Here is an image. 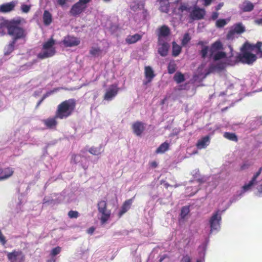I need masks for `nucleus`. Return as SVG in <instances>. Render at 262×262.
<instances>
[{
  "mask_svg": "<svg viewBox=\"0 0 262 262\" xmlns=\"http://www.w3.org/2000/svg\"><path fill=\"white\" fill-rule=\"evenodd\" d=\"M173 79L177 83H182L185 80L184 75L180 72H178L176 73L173 77Z\"/></svg>",
  "mask_w": 262,
  "mask_h": 262,
  "instance_id": "obj_34",
  "label": "nucleus"
},
{
  "mask_svg": "<svg viewBox=\"0 0 262 262\" xmlns=\"http://www.w3.org/2000/svg\"><path fill=\"white\" fill-rule=\"evenodd\" d=\"M92 0H79L78 2L82 6H86V4L90 3Z\"/></svg>",
  "mask_w": 262,
  "mask_h": 262,
  "instance_id": "obj_51",
  "label": "nucleus"
},
{
  "mask_svg": "<svg viewBox=\"0 0 262 262\" xmlns=\"http://www.w3.org/2000/svg\"><path fill=\"white\" fill-rule=\"evenodd\" d=\"M167 257V255H163L162 256H161L159 260V262H162L166 257Z\"/></svg>",
  "mask_w": 262,
  "mask_h": 262,
  "instance_id": "obj_58",
  "label": "nucleus"
},
{
  "mask_svg": "<svg viewBox=\"0 0 262 262\" xmlns=\"http://www.w3.org/2000/svg\"><path fill=\"white\" fill-rule=\"evenodd\" d=\"M15 6V2L4 4L0 6V12L4 13L10 12L14 9Z\"/></svg>",
  "mask_w": 262,
  "mask_h": 262,
  "instance_id": "obj_17",
  "label": "nucleus"
},
{
  "mask_svg": "<svg viewBox=\"0 0 262 262\" xmlns=\"http://www.w3.org/2000/svg\"><path fill=\"white\" fill-rule=\"evenodd\" d=\"M7 258L10 262H23L25 256L21 251L14 250L7 254Z\"/></svg>",
  "mask_w": 262,
  "mask_h": 262,
  "instance_id": "obj_9",
  "label": "nucleus"
},
{
  "mask_svg": "<svg viewBox=\"0 0 262 262\" xmlns=\"http://www.w3.org/2000/svg\"><path fill=\"white\" fill-rule=\"evenodd\" d=\"M55 45V40L53 37L44 42L42 46L43 51L37 55V58L39 59H43L53 56L56 53V50L54 47Z\"/></svg>",
  "mask_w": 262,
  "mask_h": 262,
  "instance_id": "obj_4",
  "label": "nucleus"
},
{
  "mask_svg": "<svg viewBox=\"0 0 262 262\" xmlns=\"http://www.w3.org/2000/svg\"><path fill=\"white\" fill-rule=\"evenodd\" d=\"M221 214L220 210L213 213L209 220L210 233L213 231H217L220 229Z\"/></svg>",
  "mask_w": 262,
  "mask_h": 262,
  "instance_id": "obj_6",
  "label": "nucleus"
},
{
  "mask_svg": "<svg viewBox=\"0 0 262 262\" xmlns=\"http://www.w3.org/2000/svg\"><path fill=\"white\" fill-rule=\"evenodd\" d=\"M43 24L46 26H49L53 21V17L51 13L48 10H45L42 16Z\"/></svg>",
  "mask_w": 262,
  "mask_h": 262,
  "instance_id": "obj_25",
  "label": "nucleus"
},
{
  "mask_svg": "<svg viewBox=\"0 0 262 262\" xmlns=\"http://www.w3.org/2000/svg\"><path fill=\"white\" fill-rule=\"evenodd\" d=\"M224 137L232 141L237 142L238 138L236 134L233 133L225 132L223 135Z\"/></svg>",
  "mask_w": 262,
  "mask_h": 262,
  "instance_id": "obj_32",
  "label": "nucleus"
},
{
  "mask_svg": "<svg viewBox=\"0 0 262 262\" xmlns=\"http://www.w3.org/2000/svg\"><path fill=\"white\" fill-rule=\"evenodd\" d=\"M227 24V21L225 19H219L215 23V26L217 28H221Z\"/></svg>",
  "mask_w": 262,
  "mask_h": 262,
  "instance_id": "obj_39",
  "label": "nucleus"
},
{
  "mask_svg": "<svg viewBox=\"0 0 262 262\" xmlns=\"http://www.w3.org/2000/svg\"><path fill=\"white\" fill-rule=\"evenodd\" d=\"M68 216L71 219H76L79 216V213L77 211L70 210L68 212Z\"/></svg>",
  "mask_w": 262,
  "mask_h": 262,
  "instance_id": "obj_43",
  "label": "nucleus"
},
{
  "mask_svg": "<svg viewBox=\"0 0 262 262\" xmlns=\"http://www.w3.org/2000/svg\"><path fill=\"white\" fill-rule=\"evenodd\" d=\"M254 5L250 1H245L243 2L241 8L243 12H251L254 9Z\"/></svg>",
  "mask_w": 262,
  "mask_h": 262,
  "instance_id": "obj_26",
  "label": "nucleus"
},
{
  "mask_svg": "<svg viewBox=\"0 0 262 262\" xmlns=\"http://www.w3.org/2000/svg\"><path fill=\"white\" fill-rule=\"evenodd\" d=\"M58 117H56V114L53 117H49L43 120L44 124L46 126L50 129H55L58 124L57 119Z\"/></svg>",
  "mask_w": 262,
  "mask_h": 262,
  "instance_id": "obj_16",
  "label": "nucleus"
},
{
  "mask_svg": "<svg viewBox=\"0 0 262 262\" xmlns=\"http://www.w3.org/2000/svg\"><path fill=\"white\" fill-rule=\"evenodd\" d=\"M170 31L169 28L166 25H163L158 29V42H161L160 38L165 37L169 35Z\"/></svg>",
  "mask_w": 262,
  "mask_h": 262,
  "instance_id": "obj_21",
  "label": "nucleus"
},
{
  "mask_svg": "<svg viewBox=\"0 0 262 262\" xmlns=\"http://www.w3.org/2000/svg\"><path fill=\"white\" fill-rule=\"evenodd\" d=\"M169 147V145L167 142H164L161 144L159 147L156 149V154H163L167 151Z\"/></svg>",
  "mask_w": 262,
  "mask_h": 262,
  "instance_id": "obj_29",
  "label": "nucleus"
},
{
  "mask_svg": "<svg viewBox=\"0 0 262 262\" xmlns=\"http://www.w3.org/2000/svg\"><path fill=\"white\" fill-rule=\"evenodd\" d=\"M205 15L206 11L204 9L195 6L190 12L189 16L192 20H201L204 18Z\"/></svg>",
  "mask_w": 262,
  "mask_h": 262,
  "instance_id": "obj_8",
  "label": "nucleus"
},
{
  "mask_svg": "<svg viewBox=\"0 0 262 262\" xmlns=\"http://www.w3.org/2000/svg\"><path fill=\"white\" fill-rule=\"evenodd\" d=\"M76 157H77V156L76 155H74L72 156V160H74L75 163H76V162L75 161V159H76Z\"/></svg>",
  "mask_w": 262,
  "mask_h": 262,
  "instance_id": "obj_63",
  "label": "nucleus"
},
{
  "mask_svg": "<svg viewBox=\"0 0 262 262\" xmlns=\"http://www.w3.org/2000/svg\"><path fill=\"white\" fill-rule=\"evenodd\" d=\"M164 185L166 188H168L169 186H170V185L167 182L165 183Z\"/></svg>",
  "mask_w": 262,
  "mask_h": 262,
  "instance_id": "obj_62",
  "label": "nucleus"
},
{
  "mask_svg": "<svg viewBox=\"0 0 262 262\" xmlns=\"http://www.w3.org/2000/svg\"><path fill=\"white\" fill-rule=\"evenodd\" d=\"M21 9L23 12L27 13L29 11L30 7L27 5H23L21 7Z\"/></svg>",
  "mask_w": 262,
  "mask_h": 262,
  "instance_id": "obj_49",
  "label": "nucleus"
},
{
  "mask_svg": "<svg viewBox=\"0 0 262 262\" xmlns=\"http://www.w3.org/2000/svg\"><path fill=\"white\" fill-rule=\"evenodd\" d=\"M61 247H59V246H57L54 248H53L51 251V253H50V254L51 256H56V255L58 254L59 253H60V252H61Z\"/></svg>",
  "mask_w": 262,
  "mask_h": 262,
  "instance_id": "obj_42",
  "label": "nucleus"
},
{
  "mask_svg": "<svg viewBox=\"0 0 262 262\" xmlns=\"http://www.w3.org/2000/svg\"><path fill=\"white\" fill-rule=\"evenodd\" d=\"M226 53L222 51H218L215 52L212 56L213 59L214 61H217L221 59H223L226 57Z\"/></svg>",
  "mask_w": 262,
  "mask_h": 262,
  "instance_id": "obj_33",
  "label": "nucleus"
},
{
  "mask_svg": "<svg viewBox=\"0 0 262 262\" xmlns=\"http://www.w3.org/2000/svg\"><path fill=\"white\" fill-rule=\"evenodd\" d=\"M133 202V199H130L126 201H125L120 210V211L118 213V216L119 217H121L123 214H124L125 213H126L130 208V206L132 205V203Z\"/></svg>",
  "mask_w": 262,
  "mask_h": 262,
  "instance_id": "obj_22",
  "label": "nucleus"
},
{
  "mask_svg": "<svg viewBox=\"0 0 262 262\" xmlns=\"http://www.w3.org/2000/svg\"><path fill=\"white\" fill-rule=\"evenodd\" d=\"M142 35L136 33L133 35H128L125 39V41L128 44H133L141 39Z\"/></svg>",
  "mask_w": 262,
  "mask_h": 262,
  "instance_id": "obj_24",
  "label": "nucleus"
},
{
  "mask_svg": "<svg viewBox=\"0 0 262 262\" xmlns=\"http://www.w3.org/2000/svg\"><path fill=\"white\" fill-rule=\"evenodd\" d=\"M150 165L152 167L155 168V167H156L157 166V162L156 161H154V162H152L151 163Z\"/></svg>",
  "mask_w": 262,
  "mask_h": 262,
  "instance_id": "obj_59",
  "label": "nucleus"
},
{
  "mask_svg": "<svg viewBox=\"0 0 262 262\" xmlns=\"http://www.w3.org/2000/svg\"><path fill=\"white\" fill-rule=\"evenodd\" d=\"M190 37L189 36V34L188 33H185L183 36L182 41V46H184L186 45L188 42L190 40Z\"/></svg>",
  "mask_w": 262,
  "mask_h": 262,
  "instance_id": "obj_41",
  "label": "nucleus"
},
{
  "mask_svg": "<svg viewBox=\"0 0 262 262\" xmlns=\"http://www.w3.org/2000/svg\"><path fill=\"white\" fill-rule=\"evenodd\" d=\"M102 151L101 145L98 147L93 146L89 149V152L95 156L100 155Z\"/></svg>",
  "mask_w": 262,
  "mask_h": 262,
  "instance_id": "obj_31",
  "label": "nucleus"
},
{
  "mask_svg": "<svg viewBox=\"0 0 262 262\" xmlns=\"http://www.w3.org/2000/svg\"><path fill=\"white\" fill-rule=\"evenodd\" d=\"M224 3H219L217 6L216 7V10L219 11L221 9V8L223 6Z\"/></svg>",
  "mask_w": 262,
  "mask_h": 262,
  "instance_id": "obj_55",
  "label": "nucleus"
},
{
  "mask_svg": "<svg viewBox=\"0 0 262 262\" xmlns=\"http://www.w3.org/2000/svg\"><path fill=\"white\" fill-rule=\"evenodd\" d=\"M62 42L66 47H72L79 45L80 41L76 37L68 35L64 37Z\"/></svg>",
  "mask_w": 262,
  "mask_h": 262,
  "instance_id": "obj_10",
  "label": "nucleus"
},
{
  "mask_svg": "<svg viewBox=\"0 0 262 262\" xmlns=\"http://www.w3.org/2000/svg\"><path fill=\"white\" fill-rule=\"evenodd\" d=\"M102 50L99 47H92L90 50V54L93 56H98L101 53Z\"/></svg>",
  "mask_w": 262,
  "mask_h": 262,
  "instance_id": "obj_36",
  "label": "nucleus"
},
{
  "mask_svg": "<svg viewBox=\"0 0 262 262\" xmlns=\"http://www.w3.org/2000/svg\"><path fill=\"white\" fill-rule=\"evenodd\" d=\"M179 10L181 12L186 11L190 12L191 10V7L186 4H183L180 5Z\"/></svg>",
  "mask_w": 262,
  "mask_h": 262,
  "instance_id": "obj_40",
  "label": "nucleus"
},
{
  "mask_svg": "<svg viewBox=\"0 0 262 262\" xmlns=\"http://www.w3.org/2000/svg\"><path fill=\"white\" fill-rule=\"evenodd\" d=\"M67 0H58V3L61 5L63 6L66 3Z\"/></svg>",
  "mask_w": 262,
  "mask_h": 262,
  "instance_id": "obj_56",
  "label": "nucleus"
},
{
  "mask_svg": "<svg viewBox=\"0 0 262 262\" xmlns=\"http://www.w3.org/2000/svg\"><path fill=\"white\" fill-rule=\"evenodd\" d=\"M177 69V64L174 60H170L168 64L167 71L170 74L174 73Z\"/></svg>",
  "mask_w": 262,
  "mask_h": 262,
  "instance_id": "obj_30",
  "label": "nucleus"
},
{
  "mask_svg": "<svg viewBox=\"0 0 262 262\" xmlns=\"http://www.w3.org/2000/svg\"><path fill=\"white\" fill-rule=\"evenodd\" d=\"M21 21L20 18L13 19L8 30V34L13 37L12 40H15L16 41L18 39L25 38L26 36L25 31L19 27Z\"/></svg>",
  "mask_w": 262,
  "mask_h": 262,
  "instance_id": "obj_3",
  "label": "nucleus"
},
{
  "mask_svg": "<svg viewBox=\"0 0 262 262\" xmlns=\"http://www.w3.org/2000/svg\"><path fill=\"white\" fill-rule=\"evenodd\" d=\"M133 132L137 136H141L145 130L144 123L140 121L134 122L132 126Z\"/></svg>",
  "mask_w": 262,
  "mask_h": 262,
  "instance_id": "obj_14",
  "label": "nucleus"
},
{
  "mask_svg": "<svg viewBox=\"0 0 262 262\" xmlns=\"http://www.w3.org/2000/svg\"><path fill=\"white\" fill-rule=\"evenodd\" d=\"M118 88L117 86L112 85L109 89L106 91L104 96V99L106 100H111L118 93Z\"/></svg>",
  "mask_w": 262,
  "mask_h": 262,
  "instance_id": "obj_15",
  "label": "nucleus"
},
{
  "mask_svg": "<svg viewBox=\"0 0 262 262\" xmlns=\"http://www.w3.org/2000/svg\"><path fill=\"white\" fill-rule=\"evenodd\" d=\"M181 51V47L178 45L176 42H172V55L174 57H177L180 54Z\"/></svg>",
  "mask_w": 262,
  "mask_h": 262,
  "instance_id": "obj_28",
  "label": "nucleus"
},
{
  "mask_svg": "<svg viewBox=\"0 0 262 262\" xmlns=\"http://www.w3.org/2000/svg\"><path fill=\"white\" fill-rule=\"evenodd\" d=\"M210 143V137L209 136H206L199 140L196 144L198 149H202L205 148Z\"/></svg>",
  "mask_w": 262,
  "mask_h": 262,
  "instance_id": "obj_19",
  "label": "nucleus"
},
{
  "mask_svg": "<svg viewBox=\"0 0 262 262\" xmlns=\"http://www.w3.org/2000/svg\"><path fill=\"white\" fill-rule=\"evenodd\" d=\"M159 44L160 46L158 50L159 54L162 56H166L168 54L169 45L166 42L163 43L159 42Z\"/></svg>",
  "mask_w": 262,
  "mask_h": 262,
  "instance_id": "obj_23",
  "label": "nucleus"
},
{
  "mask_svg": "<svg viewBox=\"0 0 262 262\" xmlns=\"http://www.w3.org/2000/svg\"><path fill=\"white\" fill-rule=\"evenodd\" d=\"M107 206L106 200H100L97 203L98 212L101 214L100 221L102 224H105L109 220L111 215V211L107 209Z\"/></svg>",
  "mask_w": 262,
  "mask_h": 262,
  "instance_id": "obj_5",
  "label": "nucleus"
},
{
  "mask_svg": "<svg viewBox=\"0 0 262 262\" xmlns=\"http://www.w3.org/2000/svg\"><path fill=\"white\" fill-rule=\"evenodd\" d=\"M252 51L251 44L248 42L245 43L241 49V53L236 57V62H240L244 64H252L257 57L255 54L251 53Z\"/></svg>",
  "mask_w": 262,
  "mask_h": 262,
  "instance_id": "obj_2",
  "label": "nucleus"
},
{
  "mask_svg": "<svg viewBox=\"0 0 262 262\" xmlns=\"http://www.w3.org/2000/svg\"><path fill=\"white\" fill-rule=\"evenodd\" d=\"M86 7L87 6H82L78 2H77L72 6L70 10V13L73 16H78L85 11Z\"/></svg>",
  "mask_w": 262,
  "mask_h": 262,
  "instance_id": "obj_12",
  "label": "nucleus"
},
{
  "mask_svg": "<svg viewBox=\"0 0 262 262\" xmlns=\"http://www.w3.org/2000/svg\"><path fill=\"white\" fill-rule=\"evenodd\" d=\"M56 260L54 258H52L51 259L48 260V262H55Z\"/></svg>",
  "mask_w": 262,
  "mask_h": 262,
  "instance_id": "obj_64",
  "label": "nucleus"
},
{
  "mask_svg": "<svg viewBox=\"0 0 262 262\" xmlns=\"http://www.w3.org/2000/svg\"><path fill=\"white\" fill-rule=\"evenodd\" d=\"M251 164L248 161H245L243 163L240 167L239 170L243 171L246 170L250 166Z\"/></svg>",
  "mask_w": 262,
  "mask_h": 262,
  "instance_id": "obj_45",
  "label": "nucleus"
},
{
  "mask_svg": "<svg viewBox=\"0 0 262 262\" xmlns=\"http://www.w3.org/2000/svg\"><path fill=\"white\" fill-rule=\"evenodd\" d=\"M245 27L242 23L234 24L230 29L227 34L226 38L228 40H233L235 38V35L241 34L245 32Z\"/></svg>",
  "mask_w": 262,
  "mask_h": 262,
  "instance_id": "obj_7",
  "label": "nucleus"
},
{
  "mask_svg": "<svg viewBox=\"0 0 262 262\" xmlns=\"http://www.w3.org/2000/svg\"><path fill=\"white\" fill-rule=\"evenodd\" d=\"M144 74L146 81L143 82V84L147 85L151 82L156 76L154 71L150 66H145L144 68Z\"/></svg>",
  "mask_w": 262,
  "mask_h": 262,
  "instance_id": "obj_13",
  "label": "nucleus"
},
{
  "mask_svg": "<svg viewBox=\"0 0 262 262\" xmlns=\"http://www.w3.org/2000/svg\"><path fill=\"white\" fill-rule=\"evenodd\" d=\"M204 5L205 6H207L208 5H209L211 3V1L212 0H204Z\"/></svg>",
  "mask_w": 262,
  "mask_h": 262,
  "instance_id": "obj_57",
  "label": "nucleus"
},
{
  "mask_svg": "<svg viewBox=\"0 0 262 262\" xmlns=\"http://www.w3.org/2000/svg\"><path fill=\"white\" fill-rule=\"evenodd\" d=\"M95 229V228L94 227H91L88 230V233L92 234L94 232Z\"/></svg>",
  "mask_w": 262,
  "mask_h": 262,
  "instance_id": "obj_53",
  "label": "nucleus"
},
{
  "mask_svg": "<svg viewBox=\"0 0 262 262\" xmlns=\"http://www.w3.org/2000/svg\"><path fill=\"white\" fill-rule=\"evenodd\" d=\"M215 66L216 70H218L219 71L223 70L226 67L225 63L224 62L217 63L215 65Z\"/></svg>",
  "mask_w": 262,
  "mask_h": 262,
  "instance_id": "obj_46",
  "label": "nucleus"
},
{
  "mask_svg": "<svg viewBox=\"0 0 262 262\" xmlns=\"http://www.w3.org/2000/svg\"><path fill=\"white\" fill-rule=\"evenodd\" d=\"M262 171V167H260L258 170L254 174L253 177L252 178L251 180L248 183L245 184L243 187V190L244 192H246L247 191H248L250 190L251 187L257 184V181L256 179L257 177L261 174Z\"/></svg>",
  "mask_w": 262,
  "mask_h": 262,
  "instance_id": "obj_11",
  "label": "nucleus"
},
{
  "mask_svg": "<svg viewBox=\"0 0 262 262\" xmlns=\"http://www.w3.org/2000/svg\"><path fill=\"white\" fill-rule=\"evenodd\" d=\"M223 49V45L220 41H216L213 43L209 50V57H212L213 54L220 50Z\"/></svg>",
  "mask_w": 262,
  "mask_h": 262,
  "instance_id": "obj_20",
  "label": "nucleus"
},
{
  "mask_svg": "<svg viewBox=\"0 0 262 262\" xmlns=\"http://www.w3.org/2000/svg\"><path fill=\"white\" fill-rule=\"evenodd\" d=\"M209 51L208 46L204 47L201 51V54L203 58H205Z\"/></svg>",
  "mask_w": 262,
  "mask_h": 262,
  "instance_id": "obj_44",
  "label": "nucleus"
},
{
  "mask_svg": "<svg viewBox=\"0 0 262 262\" xmlns=\"http://www.w3.org/2000/svg\"><path fill=\"white\" fill-rule=\"evenodd\" d=\"M76 105V100L72 98L61 102L57 107L56 117L60 120L69 117L74 112Z\"/></svg>",
  "mask_w": 262,
  "mask_h": 262,
  "instance_id": "obj_1",
  "label": "nucleus"
},
{
  "mask_svg": "<svg viewBox=\"0 0 262 262\" xmlns=\"http://www.w3.org/2000/svg\"><path fill=\"white\" fill-rule=\"evenodd\" d=\"M252 51L254 49V48L257 49L256 54H260V57H262V49H261V46H262V42L260 41H258L255 45H252Z\"/></svg>",
  "mask_w": 262,
  "mask_h": 262,
  "instance_id": "obj_35",
  "label": "nucleus"
},
{
  "mask_svg": "<svg viewBox=\"0 0 262 262\" xmlns=\"http://www.w3.org/2000/svg\"><path fill=\"white\" fill-rule=\"evenodd\" d=\"M191 258L188 255L184 256L181 260V262H191Z\"/></svg>",
  "mask_w": 262,
  "mask_h": 262,
  "instance_id": "obj_50",
  "label": "nucleus"
},
{
  "mask_svg": "<svg viewBox=\"0 0 262 262\" xmlns=\"http://www.w3.org/2000/svg\"><path fill=\"white\" fill-rule=\"evenodd\" d=\"M216 70L215 66L214 64H211L205 74V76L209 75V74L213 73L214 71Z\"/></svg>",
  "mask_w": 262,
  "mask_h": 262,
  "instance_id": "obj_47",
  "label": "nucleus"
},
{
  "mask_svg": "<svg viewBox=\"0 0 262 262\" xmlns=\"http://www.w3.org/2000/svg\"><path fill=\"white\" fill-rule=\"evenodd\" d=\"M189 212V208L188 206H184L181 210L180 216L182 219H184Z\"/></svg>",
  "mask_w": 262,
  "mask_h": 262,
  "instance_id": "obj_37",
  "label": "nucleus"
},
{
  "mask_svg": "<svg viewBox=\"0 0 262 262\" xmlns=\"http://www.w3.org/2000/svg\"><path fill=\"white\" fill-rule=\"evenodd\" d=\"M254 22L256 24L260 25H262V18H258L254 20Z\"/></svg>",
  "mask_w": 262,
  "mask_h": 262,
  "instance_id": "obj_54",
  "label": "nucleus"
},
{
  "mask_svg": "<svg viewBox=\"0 0 262 262\" xmlns=\"http://www.w3.org/2000/svg\"><path fill=\"white\" fill-rule=\"evenodd\" d=\"M138 5L137 6H130V9L133 11H136V9L138 8Z\"/></svg>",
  "mask_w": 262,
  "mask_h": 262,
  "instance_id": "obj_60",
  "label": "nucleus"
},
{
  "mask_svg": "<svg viewBox=\"0 0 262 262\" xmlns=\"http://www.w3.org/2000/svg\"><path fill=\"white\" fill-rule=\"evenodd\" d=\"M0 242L3 245H5L7 242L5 237L3 234L1 230H0Z\"/></svg>",
  "mask_w": 262,
  "mask_h": 262,
  "instance_id": "obj_48",
  "label": "nucleus"
},
{
  "mask_svg": "<svg viewBox=\"0 0 262 262\" xmlns=\"http://www.w3.org/2000/svg\"><path fill=\"white\" fill-rule=\"evenodd\" d=\"M14 171L12 168L7 167L4 169L0 168V180L9 178L13 175Z\"/></svg>",
  "mask_w": 262,
  "mask_h": 262,
  "instance_id": "obj_18",
  "label": "nucleus"
},
{
  "mask_svg": "<svg viewBox=\"0 0 262 262\" xmlns=\"http://www.w3.org/2000/svg\"><path fill=\"white\" fill-rule=\"evenodd\" d=\"M54 202V200H51L50 201H44V203L45 204H52V203Z\"/></svg>",
  "mask_w": 262,
  "mask_h": 262,
  "instance_id": "obj_61",
  "label": "nucleus"
},
{
  "mask_svg": "<svg viewBox=\"0 0 262 262\" xmlns=\"http://www.w3.org/2000/svg\"><path fill=\"white\" fill-rule=\"evenodd\" d=\"M16 41L15 40L11 41L8 45H7L4 48V55H9L14 50V46Z\"/></svg>",
  "mask_w": 262,
  "mask_h": 262,
  "instance_id": "obj_27",
  "label": "nucleus"
},
{
  "mask_svg": "<svg viewBox=\"0 0 262 262\" xmlns=\"http://www.w3.org/2000/svg\"><path fill=\"white\" fill-rule=\"evenodd\" d=\"M12 22V19L11 20H3L0 22V29H2L3 28H6L7 30H8L11 23Z\"/></svg>",
  "mask_w": 262,
  "mask_h": 262,
  "instance_id": "obj_38",
  "label": "nucleus"
},
{
  "mask_svg": "<svg viewBox=\"0 0 262 262\" xmlns=\"http://www.w3.org/2000/svg\"><path fill=\"white\" fill-rule=\"evenodd\" d=\"M219 16V13L217 12H214L212 13L211 18L213 20H215Z\"/></svg>",
  "mask_w": 262,
  "mask_h": 262,
  "instance_id": "obj_52",
  "label": "nucleus"
}]
</instances>
